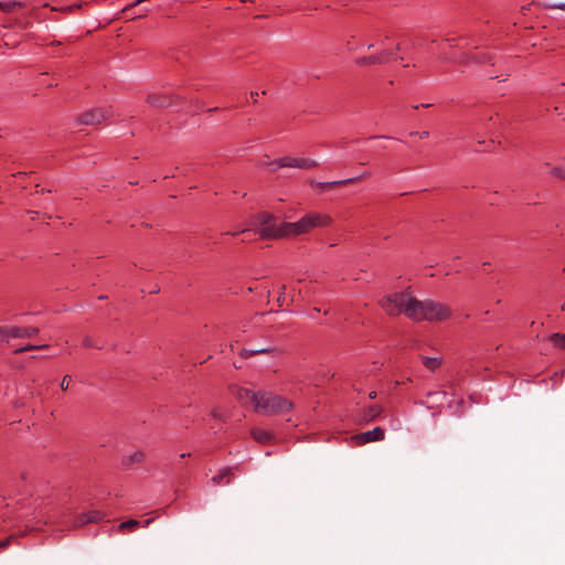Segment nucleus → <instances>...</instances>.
Wrapping results in <instances>:
<instances>
[{
  "label": "nucleus",
  "mask_w": 565,
  "mask_h": 565,
  "mask_svg": "<svg viewBox=\"0 0 565 565\" xmlns=\"http://www.w3.org/2000/svg\"><path fill=\"white\" fill-rule=\"evenodd\" d=\"M381 307L390 316L404 313L416 321H441L450 316L446 306L433 300L418 301L408 291L388 295L381 300Z\"/></svg>",
  "instance_id": "nucleus-1"
},
{
  "label": "nucleus",
  "mask_w": 565,
  "mask_h": 565,
  "mask_svg": "<svg viewBox=\"0 0 565 565\" xmlns=\"http://www.w3.org/2000/svg\"><path fill=\"white\" fill-rule=\"evenodd\" d=\"M379 47V52L367 56H360L354 60L358 66H371L386 64L397 58V52L399 51V44L388 36L379 38L375 42L366 44V49L371 50Z\"/></svg>",
  "instance_id": "nucleus-2"
},
{
  "label": "nucleus",
  "mask_w": 565,
  "mask_h": 565,
  "mask_svg": "<svg viewBox=\"0 0 565 565\" xmlns=\"http://www.w3.org/2000/svg\"><path fill=\"white\" fill-rule=\"evenodd\" d=\"M331 222V216L326 213H308L297 222H286L287 238L307 234L317 227L328 226Z\"/></svg>",
  "instance_id": "nucleus-3"
},
{
  "label": "nucleus",
  "mask_w": 565,
  "mask_h": 565,
  "mask_svg": "<svg viewBox=\"0 0 565 565\" xmlns=\"http://www.w3.org/2000/svg\"><path fill=\"white\" fill-rule=\"evenodd\" d=\"M292 403L273 392L262 391L255 411L265 415H282L291 411Z\"/></svg>",
  "instance_id": "nucleus-4"
},
{
  "label": "nucleus",
  "mask_w": 565,
  "mask_h": 565,
  "mask_svg": "<svg viewBox=\"0 0 565 565\" xmlns=\"http://www.w3.org/2000/svg\"><path fill=\"white\" fill-rule=\"evenodd\" d=\"M259 224V235L267 239L287 238L286 222H277V217L269 212H262L256 216Z\"/></svg>",
  "instance_id": "nucleus-5"
},
{
  "label": "nucleus",
  "mask_w": 565,
  "mask_h": 565,
  "mask_svg": "<svg viewBox=\"0 0 565 565\" xmlns=\"http://www.w3.org/2000/svg\"><path fill=\"white\" fill-rule=\"evenodd\" d=\"M264 164L267 166L270 171H276L277 169L281 168H295L305 170L318 166L317 161L311 158H298L290 156L280 157L274 161L265 162Z\"/></svg>",
  "instance_id": "nucleus-6"
},
{
  "label": "nucleus",
  "mask_w": 565,
  "mask_h": 565,
  "mask_svg": "<svg viewBox=\"0 0 565 565\" xmlns=\"http://www.w3.org/2000/svg\"><path fill=\"white\" fill-rule=\"evenodd\" d=\"M107 118L106 110L102 108H94L81 114L77 118L82 125H98Z\"/></svg>",
  "instance_id": "nucleus-7"
},
{
  "label": "nucleus",
  "mask_w": 565,
  "mask_h": 565,
  "mask_svg": "<svg viewBox=\"0 0 565 565\" xmlns=\"http://www.w3.org/2000/svg\"><path fill=\"white\" fill-rule=\"evenodd\" d=\"M385 437L384 429L381 427H375L372 430H367L361 434H358L353 437L360 445L371 443V441H380Z\"/></svg>",
  "instance_id": "nucleus-8"
},
{
  "label": "nucleus",
  "mask_w": 565,
  "mask_h": 565,
  "mask_svg": "<svg viewBox=\"0 0 565 565\" xmlns=\"http://www.w3.org/2000/svg\"><path fill=\"white\" fill-rule=\"evenodd\" d=\"M445 60H449L454 63L458 64H470L471 62L481 63L486 62V57L482 55L470 54L468 52H461L459 55L457 53H452L449 56H445Z\"/></svg>",
  "instance_id": "nucleus-9"
},
{
  "label": "nucleus",
  "mask_w": 565,
  "mask_h": 565,
  "mask_svg": "<svg viewBox=\"0 0 565 565\" xmlns=\"http://www.w3.org/2000/svg\"><path fill=\"white\" fill-rule=\"evenodd\" d=\"M10 338H34L39 334V328L36 327H19V326H10L9 327Z\"/></svg>",
  "instance_id": "nucleus-10"
},
{
  "label": "nucleus",
  "mask_w": 565,
  "mask_h": 565,
  "mask_svg": "<svg viewBox=\"0 0 565 565\" xmlns=\"http://www.w3.org/2000/svg\"><path fill=\"white\" fill-rule=\"evenodd\" d=\"M260 392L262 391L254 392L246 387H237L234 394L236 395L237 399L241 403H252L253 406L255 407L257 404L258 395H260Z\"/></svg>",
  "instance_id": "nucleus-11"
},
{
  "label": "nucleus",
  "mask_w": 565,
  "mask_h": 565,
  "mask_svg": "<svg viewBox=\"0 0 565 565\" xmlns=\"http://www.w3.org/2000/svg\"><path fill=\"white\" fill-rule=\"evenodd\" d=\"M147 103L152 107L162 108L170 106L172 99L164 93H152L147 96Z\"/></svg>",
  "instance_id": "nucleus-12"
},
{
  "label": "nucleus",
  "mask_w": 565,
  "mask_h": 565,
  "mask_svg": "<svg viewBox=\"0 0 565 565\" xmlns=\"http://www.w3.org/2000/svg\"><path fill=\"white\" fill-rule=\"evenodd\" d=\"M252 436L259 444H269L274 438L270 431L262 428L252 429Z\"/></svg>",
  "instance_id": "nucleus-13"
},
{
  "label": "nucleus",
  "mask_w": 565,
  "mask_h": 565,
  "mask_svg": "<svg viewBox=\"0 0 565 565\" xmlns=\"http://www.w3.org/2000/svg\"><path fill=\"white\" fill-rule=\"evenodd\" d=\"M24 4L17 0H0V10L4 13L14 12L18 9H22Z\"/></svg>",
  "instance_id": "nucleus-14"
},
{
  "label": "nucleus",
  "mask_w": 565,
  "mask_h": 565,
  "mask_svg": "<svg viewBox=\"0 0 565 565\" xmlns=\"http://www.w3.org/2000/svg\"><path fill=\"white\" fill-rule=\"evenodd\" d=\"M146 456L142 451L138 450V451H135L134 454L129 455V456H125L122 458V465L126 466V467H130L135 463H140L145 460Z\"/></svg>",
  "instance_id": "nucleus-15"
},
{
  "label": "nucleus",
  "mask_w": 565,
  "mask_h": 565,
  "mask_svg": "<svg viewBox=\"0 0 565 565\" xmlns=\"http://www.w3.org/2000/svg\"><path fill=\"white\" fill-rule=\"evenodd\" d=\"M545 166H546V168H548L546 173L550 177L565 181V167L564 166L552 167L548 162L545 163Z\"/></svg>",
  "instance_id": "nucleus-16"
},
{
  "label": "nucleus",
  "mask_w": 565,
  "mask_h": 565,
  "mask_svg": "<svg viewBox=\"0 0 565 565\" xmlns=\"http://www.w3.org/2000/svg\"><path fill=\"white\" fill-rule=\"evenodd\" d=\"M382 413V407L379 405H372L365 409L363 418L365 420H373L379 417Z\"/></svg>",
  "instance_id": "nucleus-17"
},
{
  "label": "nucleus",
  "mask_w": 565,
  "mask_h": 565,
  "mask_svg": "<svg viewBox=\"0 0 565 565\" xmlns=\"http://www.w3.org/2000/svg\"><path fill=\"white\" fill-rule=\"evenodd\" d=\"M271 352H274V349H269V348L243 349L241 351V356L248 358V356H252L255 354L271 353Z\"/></svg>",
  "instance_id": "nucleus-18"
},
{
  "label": "nucleus",
  "mask_w": 565,
  "mask_h": 565,
  "mask_svg": "<svg viewBox=\"0 0 565 565\" xmlns=\"http://www.w3.org/2000/svg\"><path fill=\"white\" fill-rule=\"evenodd\" d=\"M347 184H348V181H345V179L338 180V181H329V182H316V186H318L322 191L333 189V188L340 186V185H347Z\"/></svg>",
  "instance_id": "nucleus-19"
},
{
  "label": "nucleus",
  "mask_w": 565,
  "mask_h": 565,
  "mask_svg": "<svg viewBox=\"0 0 565 565\" xmlns=\"http://www.w3.org/2000/svg\"><path fill=\"white\" fill-rule=\"evenodd\" d=\"M140 525V522L138 520H135V519H130L128 521H125V522H121L119 525H118V530L121 531V532H125V531H135L138 526Z\"/></svg>",
  "instance_id": "nucleus-20"
},
{
  "label": "nucleus",
  "mask_w": 565,
  "mask_h": 565,
  "mask_svg": "<svg viewBox=\"0 0 565 565\" xmlns=\"http://www.w3.org/2000/svg\"><path fill=\"white\" fill-rule=\"evenodd\" d=\"M423 363L429 371H435L440 365V359L437 356H424Z\"/></svg>",
  "instance_id": "nucleus-21"
},
{
  "label": "nucleus",
  "mask_w": 565,
  "mask_h": 565,
  "mask_svg": "<svg viewBox=\"0 0 565 565\" xmlns=\"http://www.w3.org/2000/svg\"><path fill=\"white\" fill-rule=\"evenodd\" d=\"M232 475V469L231 468H224L222 470H220L218 475L215 477L214 476V482H217V483H228L230 482V478L228 476Z\"/></svg>",
  "instance_id": "nucleus-22"
},
{
  "label": "nucleus",
  "mask_w": 565,
  "mask_h": 565,
  "mask_svg": "<svg viewBox=\"0 0 565 565\" xmlns=\"http://www.w3.org/2000/svg\"><path fill=\"white\" fill-rule=\"evenodd\" d=\"M550 340L554 344V347L559 349H565V334L563 333H553L550 337Z\"/></svg>",
  "instance_id": "nucleus-23"
},
{
  "label": "nucleus",
  "mask_w": 565,
  "mask_h": 565,
  "mask_svg": "<svg viewBox=\"0 0 565 565\" xmlns=\"http://www.w3.org/2000/svg\"><path fill=\"white\" fill-rule=\"evenodd\" d=\"M455 40H446V43L450 46V47H458L460 50H465V49H468L469 46V43H468V40L466 39H459L456 41V44L452 45L451 42H454Z\"/></svg>",
  "instance_id": "nucleus-24"
},
{
  "label": "nucleus",
  "mask_w": 565,
  "mask_h": 565,
  "mask_svg": "<svg viewBox=\"0 0 565 565\" xmlns=\"http://www.w3.org/2000/svg\"><path fill=\"white\" fill-rule=\"evenodd\" d=\"M104 518V514L99 511H90L87 513V518L85 519V521H89V523H93V522H99L100 520H103Z\"/></svg>",
  "instance_id": "nucleus-25"
},
{
  "label": "nucleus",
  "mask_w": 565,
  "mask_h": 565,
  "mask_svg": "<svg viewBox=\"0 0 565 565\" xmlns=\"http://www.w3.org/2000/svg\"><path fill=\"white\" fill-rule=\"evenodd\" d=\"M47 347H49L47 344H41V345L28 344L25 347L17 349L14 352L22 353V352L32 351V350L45 349Z\"/></svg>",
  "instance_id": "nucleus-26"
},
{
  "label": "nucleus",
  "mask_w": 565,
  "mask_h": 565,
  "mask_svg": "<svg viewBox=\"0 0 565 565\" xmlns=\"http://www.w3.org/2000/svg\"><path fill=\"white\" fill-rule=\"evenodd\" d=\"M370 177H371V172L370 171H364L363 173H361L358 177H352V178L345 179V181H348V184H351V183H355L358 181H362L364 179H367Z\"/></svg>",
  "instance_id": "nucleus-27"
},
{
  "label": "nucleus",
  "mask_w": 565,
  "mask_h": 565,
  "mask_svg": "<svg viewBox=\"0 0 565 565\" xmlns=\"http://www.w3.org/2000/svg\"><path fill=\"white\" fill-rule=\"evenodd\" d=\"M86 518H87V513L77 515L73 522V526L78 527L86 523H89V521H85Z\"/></svg>",
  "instance_id": "nucleus-28"
},
{
  "label": "nucleus",
  "mask_w": 565,
  "mask_h": 565,
  "mask_svg": "<svg viewBox=\"0 0 565 565\" xmlns=\"http://www.w3.org/2000/svg\"><path fill=\"white\" fill-rule=\"evenodd\" d=\"M428 397L433 398L434 402L443 403V401L446 399V393H444V392L429 393Z\"/></svg>",
  "instance_id": "nucleus-29"
},
{
  "label": "nucleus",
  "mask_w": 565,
  "mask_h": 565,
  "mask_svg": "<svg viewBox=\"0 0 565 565\" xmlns=\"http://www.w3.org/2000/svg\"><path fill=\"white\" fill-rule=\"evenodd\" d=\"M28 213L32 215V217H31L32 220H34L35 218L34 215H36L38 217H41V220L43 222H47V220H50L52 217L51 215H49L46 213H40V212H35V211H28Z\"/></svg>",
  "instance_id": "nucleus-30"
},
{
  "label": "nucleus",
  "mask_w": 565,
  "mask_h": 565,
  "mask_svg": "<svg viewBox=\"0 0 565 565\" xmlns=\"http://www.w3.org/2000/svg\"><path fill=\"white\" fill-rule=\"evenodd\" d=\"M10 334H9V327H1L0 326V341H9Z\"/></svg>",
  "instance_id": "nucleus-31"
},
{
  "label": "nucleus",
  "mask_w": 565,
  "mask_h": 565,
  "mask_svg": "<svg viewBox=\"0 0 565 565\" xmlns=\"http://www.w3.org/2000/svg\"><path fill=\"white\" fill-rule=\"evenodd\" d=\"M83 345L86 347V348L100 349V347L96 345L95 342L93 341V339L90 337H88V335L84 337Z\"/></svg>",
  "instance_id": "nucleus-32"
},
{
  "label": "nucleus",
  "mask_w": 565,
  "mask_h": 565,
  "mask_svg": "<svg viewBox=\"0 0 565 565\" xmlns=\"http://www.w3.org/2000/svg\"><path fill=\"white\" fill-rule=\"evenodd\" d=\"M72 382V377L70 375H65L61 381V388L63 391H66L70 387V384Z\"/></svg>",
  "instance_id": "nucleus-33"
},
{
  "label": "nucleus",
  "mask_w": 565,
  "mask_h": 565,
  "mask_svg": "<svg viewBox=\"0 0 565 565\" xmlns=\"http://www.w3.org/2000/svg\"><path fill=\"white\" fill-rule=\"evenodd\" d=\"M345 46L348 51H356L360 47L358 43H353L351 41H348Z\"/></svg>",
  "instance_id": "nucleus-34"
},
{
  "label": "nucleus",
  "mask_w": 565,
  "mask_h": 565,
  "mask_svg": "<svg viewBox=\"0 0 565 565\" xmlns=\"http://www.w3.org/2000/svg\"><path fill=\"white\" fill-rule=\"evenodd\" d=\"M46 192H47V193H51V190H50V189H44V188L40 189V185H39V184H35V191H34V193L39 194V193H46Z\"/></svg>",
  "instance_id": "nucleus-35"
},
{
  "label": "nucleus",
  "mask_w": 565,
  "mask_h": 565,
  "mask_svg": "<svg viewBox=\"0 0 565 565\" xmlns=\"http://www.w3.org/2000/svg\"><path fill=\"white\" fill-rule=\"evenodd\" d=\"M81 8H82V4H81V3H76V4H72V6L67 7V8L65 9V11H70V12H72V11L77 10V9H81Z\"/></svg>",
  "instance_id": "nucleus-36"
},
{
  "label": "nucleus",
  "mask_w": 565,
  "mask_h": 565,
  "mask_svg": "<svg viewBox=\"0 0 565 565\" xmlns=\"http://www.w3.org/2000/svg\"><path fill=\"white\" fill-rule=\"evenodd\" d=\"M412 136L416 135V136H419L420 138H427L429 136V132L428 131H422V132H411Z\"/></svg>",
  "instance_id": "nucleus-37"
},
{
  "label": "nucleus",
  "mask_w": 565,
  "mask_h": 565,
  "mask_svg": "<svg viewBox=\"0 0 565 565\" xmlns=\"http://www.w3.org/2000/svg\"><path fill=\"white\" fill-rule=\"evenodd\" d=\"M555 8L559 9V10H564L565 11V2L563 3H559V4H556Z\"/></svg>",
  "instance_id": "nucleus-38"
},
{
  "label": "nucleus",
  "mask_w": 565,
  "mask_h": 565,
  "mask_svg": "<svg viewBox=\"0 0 565 565\" xmlns=\"http://www.w3.org/2000/svg\"><path fill=\"white\" fill-rule=\"evenodd\" d=\"M151 523V519H148L143 522L142 526L146 527Z\"/></svg>",
  "instance_id": "nucleus-39"
},
{
  "label": "nucleus",
  "mask_w": 565,
  "mask_h": 565,
  "mask_svg": "<svg viewBox=\"0 0 565 565\" xmlns=\"http://www.w3.org/2000/svg\"><path fill=\"white\" fill-rule=\"evenodd\" d=\"M369 396H370V398H375V397H376V392H371V393L369 394Z\"/></svg>",
  "instance_id": "nucleus-40"
},
{
  "label": "nucleus",
  "mask_w": 565,
  "mask_h": 565,
  "mask_svg": "<svg viewBox=\"0 0 565 565\" xmlns=\"http://www.w3.org/2000/svg\"><path fill=\"white\" fill-rule=\"evenodd\" d=\"M17 175L21 177V178H24V175H26V172H19Z\"/></svg>",
  "instance_id": "nucleus-41"
},
{
  "label": "nucleus",
  "mask_w": 565,
  "mask_h": 565,
  "mask_svg": "<svg viewBox=\"0 0 565 565\" xmlns=\"http://www.w3.org/2000/svg\"><path fill=\"white\" fill-rule=\"evenodd\" d=\"M151 292H152V294H157V292H159V288H158V287L153 288V290H152Z\"/></svg>",
  "instance_id": "nucleus-42"
},
{
  "label": "nucleus",
  "mask_w": 565,
  "mask_h": 565,
  "mask_svg": "<svg viewBox=\"0 0 565 565\" xmlns=\"http://www.w3.org/2000/svg\"><path fill=\"white\" fill-rule=\"evenodd\" d=\"M420 106L427 108L430 107V104H422Z\"/></svg>",
  "instance_id": "nucleus-43"
},
{
  "label": "nucleus",
  "mask_w": 565,
  "mask_h": 565,
  "mask_svg": "<svg viewBox=\"0 0 565 565\" xmlns=\"http://www.w3.org/2000/svg\"><path fill=\"white\" fill-rule=\"evenodd\" d=\"M0 546H1V547L7 546V542H1V543H0Z\"/></svg>",
  "instance_id": "nucleus-44"
},
{
  "label": "nucleus",
  "mask_w": 565,
  "mask_h": 565,
  "mask_svg": "<svg viewBox=\"0 0 565 565\" xmlns=\"http://www.w3.org/2000/svg\"><path fill=\"white\" fill-rule=\"evenodd\" d=\"M107 297L106 296H99L98 299L103 300V299H106Z\"/></svg>",
  "instance_id": "nucleus-45"
},
{
  "label": "nucleus",
  "mask_w": 565,
  "mask_h": 565,
  "mask_svg": "<svg viewBox=\"0 0 565 565\" xmlns=\"http://www.w3.org/2000/svg\"><path fill=\"white\" fill-rule=\"evenodd\" d=\"M186 456H189V454H182L181 458H185Z\"/></svg>",
  "instance_id": "nucleus-46"
},
{
  "label": "nucleus",
  "mask_w": 565,
  "mask_h": 565,
  "mask_svg": "<svg viewBox=\"0 0 565 565\" xmlns=\"http://www.w3.org/2000/svg\"><path fill=\"white\" fill-rule=\"evenodd\" d=\"M562 309L565 310V303L563 305Z\"/></svg>",
  "instance_id": "nucleus-47"
}]
</instances>
